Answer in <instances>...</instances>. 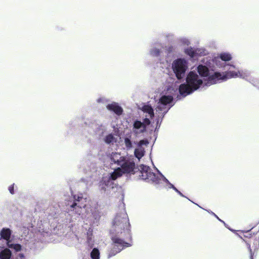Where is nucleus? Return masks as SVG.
<instances>
[{
    "label": "nucleus",
    "mask_w": 259,
    "mask_h": 259,
    "mask_svg": "<svg viewBox=\"0 0 259 259\" xmlns=\"http://www.w3.org/2000/svg\"><path fill=\"white\" fill-rule=\"evenodd\" d=\"M129 227L127 215L125 210L122 209L116 214L112 222L111 232L113 247L108 254V258L115 255L123 249L124 247L129 246V244L123 240L130 237Z\"/></svg>",
    "instance_id": "nucleus-1"
},
{
    "label": "nucleus",
    "mask_w": 259,
    "mask_h": 259,
    "mask_svg": "<svg viewBox=\"0 0 259 259\" xmlns=\"http://www.w3.org/2000/svg\"><path fill=\"white\" fill-rule=\"evenodd\" d=\"M210 70L203 65H199L197 67V71L200 77L204 78V83L206 85L213 84L220 81L226 80L237 76L236 72L233 73L232 71L221 72L213 63L212 68L210 66Z\"/></svg>",
    "instance_id": "nucleus-2"
},
{
    "label": "nucleus",
    "mask_w": 259,
    "mask_h": 259,
    "mask_svg": "<svg viewBox=\"0 0 259 259\" xmlns=\"http://www.w3.org/2000/svg\"><path fill=\"white\" fill-rule=\"evenodd\" d=\"M203 83V81L197 72L190 71L187 75L186 83L179 86V93L183 97H186L198 90Z\"/></svg>",
    "instance_id": "nucleus-3"
},
{
    "label": "nucleus",
    "mask_w": 259,
    "mask_h": 259,
    "mask_svg": "<svg viewBox=\"0 0 259 259\" xmlns=\"http://www.w3.org/2000/svg\"><path fill=\"white\" fill-rule=\"evenodd\" d=\"M157 174H156L151 171L149 167L143 165L141 167L139 176L141 179L147 180L155 184H166L168 188H172L178 193L179 190L169 183L168 180L158 170H157Z\"/></svg>",
    "instance_id": "nucleus-4"
},
{
    "label": "nucleus",
    "mask_w": 259,
    "mask_h": 259,
    "mask_svg": "<svg viewBox=\"0 0 259 259\" xmlns=\"http://www.w3.org/2000/svg\"><path fill=\"white\" fill-rule=\"evenodd\" d=\"M157 174H156L151 171L149 167L143 165L141 167L139 176L141 179L147 180L155 184H166L168 188H172L178 193L179 190L169 183L168 180L158 170H157Z\"/></svg>",
    "instance_id": "nucleus-5"
},
{
    "label": "nucleus",
    "mask_w": 259,
    "mask_h": 259,
    "mask_svg": "<svg viewBox=\"0 0 259 259\" xmlns=\"http://www.w3.org/2000/svg\"><path fill=\"white\" fill-rule=\"evenodd\" d=\"M134 171H126L122 167H118L109 174L104 175L99 183V188L101 191L106 192L110 188H113V181L120 177L123 174H132Z\"/></svg>",
    "instance_id": "nucleus-6"
},
{
    "label": "nucleus",
    "mask_w": 259,
    "mask_h": 259,
    "mask_svg": "<svg viewBox=\"0 0 259 259\" xmlns=\"http://www.w3.org/2000/svg\"><path fill=\"white\" fill-rule=\"evenodd\" d=\"M111 163L116 164L126 171H134L135 162L134 158L130 156L122 155L119 152H112L109 156Z\"/></svg>",
    "instance_id": "nucleus-7"
},
{
    "label": "nucleus",
    "mask_w": 259,
    "mask_h": 259,
    "mask_svg": "<svg viewBox=\"0 0 259 259\" xmlns=\"http://www.w3.org/2000/svg\"><path fill=\"white\" fill-rule=\"evenodd\" d=\"M232 59L231 55L227 52L221 53L218 56L215 57L213 60V63L215 65L218 69H222L225 71L224 72H227L232 71L233 73L238 72H243L244 70H240L235 68V66L226 63Z\"/></svg>",
    "instance_id": "nucleus-8"
},
{
    "label": "nucleus",
    "mask_w": 259,
    "mask_h": 259,
    "mask_svg": "<svg viewBox=\"0 0 259 259\" xmlns=\"http://www.w3.org/2000/svg\"><path fill=\"white\" fill-rule=\"evenodd\" d=\"M172 96L170 95H162L159 100L156 108V115L158 117H162L172 106Z\"/></svg>",
    "instance_id": "nucleus-9"
},
{
    "label": "nucleus",
    "mask_w": 259,
    "mask_h": 259,
    "mask_svg": "<svg viewBox=\"0 0 259 259\" xmlns=\"http://www.w3.org/2000/svg\"><path fill=\"white\" fill-rule=\"evenodd\" d=\"M188 67V61L182 58L175 60L171 65L172 71L178 79H181L184 77Z\"/></svg>",
    "instance_id": "nucleus-10"
},
{
    "label": "nucleus",
    "mask_w": 259,
    "mask_h": 259,
    "mask_svg": "<svg viewBox=\"0 0 259 259\" xmlns=\"http://www.w3.org/2000/svg\"><path fill=\"white\" fill-rule=\"evenodd\" d=\"M236 74L237 76H235V77L245 79L250 82L253 86L259 89V79L253 76L250 71L245 70L243 72L238 71Z\"/></svg>",
    "instance_id": "nucleus-11"
},
{
    "label": "nucleus",
    "mask_w": 259,
    "mask_h": 259,
    "mask_svg": "<svg viewBox=\"0 0 259 259\" xmlns=\"http://www.w3.org/2000/svg\"><path fill=\"white\" fill-rule=\"evenodd\" d=\"M150 123L148 118H145L144 122L136 120L134 122L133 131L136 135H138L144 133L146 131V125Z\"/></svg>",
    "instance_id": "nucleus-12"
},
{
    "label": "nucleus",
    "mask_w": 259,
    "mask_h": 259,
    "mask_svg": "<svg viewBox=\"0 0 259 259\" xmlns=\"http://www.w3.org/2000/svg\"><path fill=\"white\" fill-rule=\"evenodd\" d=\"M148 144L147 140L140 141L137 145V147L135 149L134 154L135 157L139 161L140 159L145 154V147Z\"/></svg>",
    "instance_id": "nucleus-13"
},
{
    "label": "nucleus",
    "mask_w": 259,
    "mask_h": 259,
    "mask_svg": "<svg viewBox=\"0 0 259 259\" xmlns=\"http://www.w3.org/2000/svg\"><path fill=\"white\" fill-rule=\"evenodd\" d=\"M106 108L108 110L114 112L117 115H121L122 113L123 110L118 103L113 102L107 105Z\"/></svg>",
    "instance_id": "nucleus-14"
},
{
    "label": "nucleus",
    "mask_w": 259,
    "mask_h": 259,
    "mask_svg": "<svg viewBox=\"0 0 259 259\" xmlns=\"http://www.w3.org/2000/svg\"><path fill=\"white\" fill-rule=\"evenodd\" d=\"M12 231L9 228H4L0 231L1 239L6 240L7 244L8 242H10V238Z\"/></svg>",
    "instance_id": "nucleus-15"
},
{
    "label": "nucleus",
    "mask_w": 259,
    "mask_h": 259,
    "mask_svg": "<svg viewBox=\"0 0 259 259\" xmlns=\"http://www.w3.org/2000/svg\"><path fill=\"white\" fill-rule=\"evenodd\" d=\"M12 256L11 251L7 248L0 251V259H10Z\"/></svg>",
    "instance_id": "nucleus-16"
},
{
    "label": "nucleus",
    "mask_w": 259,
    "mask_h": 259,
    "mask_svg": "<svg viewBox=\"0 0 259 259\" xmlns=\"http://www.w3.org/2000/svg\"><path fill=\"white\" fill-rule=\"evenodd\" d=\"M107 130V126L105 124H101L97 125L95 132L98 136H103L106 132Z\"/></svg>",
    "instance_id": "nucleus-17"
},
{
    "label": "nucleus",
    "mask_w": 259,
    "mask_h": 259,
    "mask_svg": "<svg viewBox=\"0 0 259 259\" xmlns=\"http://www.w3.org/2000/svg\"><path fill=\"white\" fill-rule=\"evenodd\" d=\"M70 211L74 212L75 213L80 214L81 212V206L78 205L76 202H74L70 206Z\"/></svg>",
    "instance_id": "nucleus-18"
},
{
    "label": "nucleus",
    "mask_w": 259,
    "mask_h": 259,
    "mask_svg": "<svg viewBox=\"0 0 259 259\" xmlns=\"http://www.w3.org/2000/svg\"><path fill=\"white\" fill-rule=\"evenodd\" d=\"M142 110L144 112L147 113L150 117H152L154 115L153 109L148 105H144L142 107Z\"/></svg>",
    "instance_id": "nucleus-19"
},
{
    "label": "nucleus",
    "mask_w": 259,
    "mask_h": 259,
    "mask_svg": "<svg viewBox=\"0 0 259 259\" xmlns=\"http://www.w3.org/2000/svg\"><path fill=\"white\" fill-rule=\"evenodd\" d=\"M90 256L92 259H100V253L98 248H94L90 253Z\"/></svg>",
    "instance_id": "nucleus-20"
},
{
    "label": "nucleus",
    "mask_w": 259,
    "mask_h": 259,
    "mask_svg": "<svg viewBox=\"0 0 259 259\" xmlns=\"http://www.w3.org/2000/svg\"><path fill=\"white\" fill-rule=\"evenodd\" d=\"M7 246L12 249H14L16 251H19L21 250V245L19 244H14L10 242H8Z\"/></svg>",
    "instance_id": "nucleus-21"
},
{
    "label": "nucleus",
    "mask_w": 259,
    "mask_h": 259,
    "mask_svg": "<svg viewBox=\"0 0 259 259\" xmlns=\"http://www.w3.org/2000/svg\"><path fill=\"white\" fill-rule=\"evenodd\" d=\"M115 138L112 134H108L104 138V141L107 144H110L114 141Z\"/></svg>",
    "instance_id": "nucleus-22"
},
{
    "label": "nucleus",
    "mask_w": 259,
    "mask_h": 259,
    "mask_svg": "<svg viewBox=\"0 0 259 259\" xmlns=\"http://www.w3.org/2000/svg\"><path fill=\"white\" fill-rule=\"evenodd\" d=\"M160 51L159 49L156 48H152L150 51V54L152 56H157L159 54Z\"/></svg>",
    "instance_id": "nucleus-23"
},
{
    "label": "nucleus",
    "mask_w": 259,
    "mask_h": 259,
    "mask_svg": "<svg viewBox=\"0 0 259 259\" xmlns=\"http://www.w3.org/2000/svg\"><path fill=\"white\" fill-rule=\"evenodd\" d=\"M124 144L127 148L130 149L132 147V142L127 138H126L124 139Z\"/></svg>",
    "instance_id": "nucleus-24"
},
{
    "label": "nucleus",
    "mask_w": 259,
    "mask_h": 259,
    "mask_svg": "<svg viewBox=\"0 0 259 259\" xmlns=\"http://www.w3.org/2000/svg\"><path fill=\"white\" fill-rule=\"evenodd\" d=\"M177 86L175 85L174 87H170L167 89V92L171 94L175 93L177 90Z\"/></svg>",
    "instance_id": "nucleus-25"
},
{
    "label": "nucleus",
    "mask_w": 259,
    "mask_h": 259,
    "mask_svg": "<svg viewBox=\"0 0 259 259\" xmlns=\"http://www.w3.org/2000/svg\"><path fill=\"white\" fill-rule=\"evenodd\" d=\"M97 101L99 103H106L108 102V100L105 97H100L97 99Z\"/></svg>",
    "instance_id": "nucleus-26"
},
{
    "label": "nucleus",
    "mask_w": 259,
    "mask_h": 259,
    "mask_svg": "<svg viewBox=\"0 0 259 259\" xmlns=\"http://www.w3.org/2000/svg\"><path fill=\"white\" fill-rule=\"evenodd\" d=\"M185 53L191 57H193L194 54V51L192 48L186 50Z\"/></svg>",
    "instance_id": "nucleus-27"
},
{
    "label": "nucleus",
    "mask_w": 259,
    "mask_h": 259,
    "mask_svg": "<svg viewBox=\"0 0 259 259\" xmlns=\"http://www.w3.org/2000/svg\"><path fill=\"white\" fill-rule=\"evenodd\" d=\"M181 42L184 45H189V40L188 38L186 37H183L180 39Z\"/></svg>",
    "instance_id": "nucleus-28"
},
{
    "label": "nucleus",
    "mask_w": 259,
    "mask_h": 259,
    "mask_svg": "<svg viewBox=\"0 0 259 259\" xmlns=\"http://www.w3.org/2000/svg\"><path fill=\"white\" fill-rule=\"evenodd\" d=\"M88 242L91 246L94 245V240L92 238V235H90L88 234Z\"/></svg>",
    "instance_id": "nucleus-29"
},
{
    "label": "nucleus",
    "mask_w": 259,
    "mask_h": 259,
    "mask_svg": "<svg viewBox=\"0 0 259 259\" xmlns=\"http://www.w3.org/2000/svg\"><path fill=\"white\" fill-rule=\"evenodd\" d=\"M73 198L75 201H80L82 199V196L81 195H75L73 196Z\"/></svg>",
    "instance_id": "nucleus-30"
},
{
    "label": "nucleus",
    "mask_w": 259,
    "mask_h": 259,
    "mask_svg": "<svg viewBox=\"0 0 259 259\" xmlns=\"http://www.w3.org/2000/svg\"><path fill=\"white\" fill-rule=\"evenodd\" d=\"M9 191L11 194H14V185H12L9 187Z\"/></svg>",
    "instance_id": "nucleus-31"
},
{
    "label": "nucleus",
    "mask_w": 259,
    "mask_h": 259,
    "mask_svg": "<svg viewBox=\"0 0 259 259\" xmlns=\"http://www.w3.org/2000/svg\"><path fill=\"white\" fill-rule=\"evenodd\" d=\"M17 259H25V257L23 254L20 253L18 255Z\"/></svg>",
    "instance_id": "nucleus-32"
},
{
    "label": "nucleus",
    "mask_w": 259,
    "mask_h": 259,
    "mask_svg": "<svg viewBox=\"0 0 259 259\" xmlns=\"http://www.w3.org/2000/svg\"><path fill=\"white\" fill-rule=\"evenodd\" d=\"M211 213H212L213 215H214V216H215V217H216V218H217V219H218L220 221H221V222H223L224 224H225L224 222H223V221H222L221 219H220L219 218V217H218L215 214H214V213H213V212H211Z\"/></svg>",
    "instance_id": "nucleus-33"
},
{
    "label": "nucleus",
    "mask_w": 259,
    "mask_h": 259,
    "mask_svg": "<svg viewBox=\"0 0 259 259\" xmlns=\"http://www.w3.org/2000/svg\"><path fill=\"white\" fill-rule=\"evenodd\" d=\"M178 193L179 195H180L181 196H183V197L184 196V195L182 194V193L180 191H179V192H178Z\"/></svg>",
    "instance_id": "nucleus-34"
},
{
    "label": "nucleus",
    "mask_w": 259,
    "mask_h": 259,
    "mask_svg": "<svg viewBox=\"0 0 259 259\" xmlns=\"http://www.w3.org/2000/svg\"><path fill=\"white\" fill-rule=\"evenodd\" d=\"M251 259H252V258H251Z\"/></svg>",
    "instance_id": "nucleus-35"
}]
</instances>
